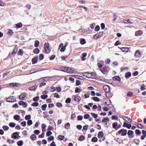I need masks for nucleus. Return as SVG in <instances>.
Instances as JSON below:
<instances>
[{"mask_svg":"<svg viewBox=\"0 0 146 146\" xmlns=\"http://www.w3.org/2000/svg\"><path fill=\"white\" fill-rule=\"evenodd\" d=\"M16 101V98L13 96H11L6 99V101L9 102H14Z\"/></svg>","mask_w":146,"mask_h":146,"instance_id":"nucleus-1","label":"nucleus"},{"mask_svg":"<svg viewBox=\"0 0 146 146\" xmlns=\"http://www.w3.org/2000/svg\"><path fill=\"white\" fill-rule=\"evenodd\" d=\"M118 133L119 134H121L122 136H125L126 135L127 133V130L124 129H122L119 130Z\"/></svg>","mask_w":146,"mask_h":146,"instance_id":"nucleus-2","label":"nucleus"},{"mask_svg":"<svg viewBox=\"0 0 146 146\" xmlns=\"http://www.w3.org/2000/svg\"><path fill=\"white\" fill-rule=\"evenodd\" d=\"M49 44L48 43H46L44 44V48L45 50L47 53H49L50 52V50L49 48Z\"/></svg>","mask_w":146,"mask_h":146,"instance_id":"nucleus-3","label":"nucleus"},{"mask_svg":"<svg viewBox=\"0 0 146 146\" xmlns=\"http://www.w3.org/2000/svg\"><path fill=\"white\" fill-rule=\"evenodd\" d=\"M74 70L73 68L68 67L66 69V72L70 74L75 73L76 71Z\"/></svg>","mask_w":146,"mask_h":146,"instance_id":"nucleus-4","label":"nucleus"},{"mask_svg":"<svg viewBox=\"0 0 146 146\" xmlns=\"http://www.w3.org/2000/svg\"><path fill=\"white\" fill-rule=\"evenodd\" d=\"M121 117H122L123 119V120L128 123H131L132 122V120L130 119V118L128 117H126L125 116H123Z\"/></svg>","mask_w":146,"mask_h":146,"instance_id":"nucleus-5","label":"nucleus"},{"mask_svg":"<svg viewBox=\"0 0 146 146\" xmlns=\"http://www.w3.org/2000/svg\"><path fill=\"white\" fill-rule=\"evenodd\" d=\"M9 84L10 86L15 88L18 87L20 86V84L18 83H12Z\"/></svg>","mask_w":146,"mask_h":146,"instance_id":"nucleus-6","label":"nucleus"},{"mask_svg":"<svg viewBox=\"0 0 146 146\" xmlns=\"http://www.w3.org/2000/svg\"><path fill=\"white\" fill-rule=\"evenodd\" d=\"M103 33V32H102L101 33L100 32L99 33L95 34L94 36V38L96 40H97L98 38L102 36Z\"/></svg>","mask_w":146,"mask_h":146,"instance_id":"nucleus-7","label":"nucleus"},{"mask_svg":"<svg viewBox=\"0 0 146 146\" xmlns=\"http://www.w3.org/2000/svg\"><path fill=\"white\" fill-rule=\"evenodd\" d=\"M19 133L16 132L13 133L11 135V137L14 139H16L18 138Z\"/></svg>","mask_w":146,"mask_h":146,"instance_id":"nucleus-8","label":"nucleus"},{"mask_svg":"<svg viewBox=\"0 0 146 146\" xmlns=\"http://www.w3.org/2000/svg\"><path fill=\"white\" fill-rule=\"evenodd\" d=\"M123 21L124 23H125L129 24H132L133 22L132 20L130 19H124L123 20Z\"/></svg>","mask_w":146,"mask_h":146,"instance_id":"nucleus-9","label":"nucleus"},{"mask_svg":"<svg viewBox=\"0 0 146 146\" xmlns=\"http://www.w3.org/2000/svg\"><path fill=\"white\" fill-rule=\"evenodd\" d=\"M123 127H126L128 129H130L131 127V124L127 123L126 122H124Z\"/></svg>","mask_w":146,"mask_h":146,"instance_id":"nucleus-10","label":"nucleus"},{"mask_svg":"<svg viewBox=\"0 0 146 146\" xmlns=\"http://www.w3.org/2000/svg\"><path fill=\"white\" fill-rule=\"evenodd\" d=\"M73 98L75 101L79 102L81 100V98L77 95L73 96Z\"/></svg>","mask_w":146,"mask_h":146,"instance_id":"nucleus-11","label":"nucleus"},{"mask_svg":"<svg viewBox=\"0 0 146 146\" xmlns=\"http://www.w3.org/2000/svg\"><path fill=\"white\" fill-rule=\"evenodd\" d=\"M38 56H36L33 58L32 59V62L33 64H35L37 62L38 60Z\"/></svg>","mask_w":146,"mask_h":146,"instance_id":"nucleus-12","label":"nucleus"},{"mask_svg":"<svg viewBox=\"0 0 146 146\" xmlns=\"http://www.w3.org/2000/svg\"><path fill=\"white\" fill-rule=\"evenodd\" d=\"M27 94L25 93H22L19 96L20 99L22 100H24V98L26 97Z\"/></svg>","mask_w":146,"mask_h":146,"instance_id":"nucleus-13","label":"nucleus"},{"mask_svg":"<svg viewBox=\"0 0 146 146\" xmlns=\"http://www.w3.org/2000/svg\"><path fill=\"white\" fill-rule=\"evenodd\" d=\"M133 132L131 130H129L127 132V134L129 136V137L130 138H132L133 137Z\"/></svg>","mask_w":146,"mask_h":146,"instance_id":"nucleus-14","label":"nucleus"},{"mask_svg":"<svg viewBox=\"0 0 146 146\" xmlns=\"http://www.w3.org/2000/svg\"><path fill=\"white\" fill-rule=\"evenodd\" d=\"M83 76L88 78H91L90 73L88 72H85L83 74Z\"/></svg>","mask_w":146,"mask_h":146,"instance_id":"nucleus-15","label":"nucleus"},{"mask_svg":"<svg viewBox=\"0 0 146 146\" xmlns=\"http://www.w3.org/2000/svg\"><path fill=\"white\" fill-rule=\"evenodd\" d=\"M101 71L104 74H105L107 71V67H104L100 69Z\"/></svg>","mask_w":146,"mask_h":146,"instance_id":"nucleus-16","label":"nucleus"},{"mask_svg":"<svg viewBox=\"0 0 146 146\" xmlns=\"http://www.w3.org/2000/svg\"><path fill=\"white\" fill-rule=\"evenodd\" d=\"M113 80H117L119 81H121V78L119 76H115L113 78Z\"/></svg>","mask_w":146,"mask_h":146,"instance_id":"nucleus-17","label":"nucleus"},{"mask_svg":"<svg viewBox=\"0 0 146 146\" xmlns=\"http://www.w3.org/2000/svg\"><path fill=\"white\" fill-rule=\"evenodd\" d=\"M141 55V53L138 50L136 51L134 55L135 57H139Z\"/></svg>","mask_w":146,"mask_h":146,"instance_id":"nucleus-18","label":"nucleus"},{"mask_svg":"<svg viewBox=\"0 0 146 146\" xmlns=\"http://www.w3.org/2000/svg\"><path fill=\"white\" fill-rule=\"evenodd\" d=\"M87 54L86 52L83 53L82 54V56L81 57V59L82 60L84 61L86 60V56Z\"/></svg>","mask_w":146,"mask_h":146,"instance_id":"nucleus-19","label":"nucleus"},{"mask_svg":"<svg viewBox=\"0 0 146 146\" xmlns=\"http://www.w3.org/2000/svg\"><path fill=\"white\" fill-rule=\"evenodd\" d=\"M131 76V74L130 72H128L125 73V76L126 78H129Z\"/></svg>","mask_w":146,"mask_h":146,"instance_id":"nucleus-20","label":"nucleus"},{"mask_svg":"<svg viewBox=\"0 0 146 146\" xmlns=\"http://www.w3.org/2000/svg\"><path fill=\"white\" fill-rule=\"evenodd\" d=\"M103 89L105 91H109L110 90L109 86L107 85L104 86H103Z\"/></svg>","mask_w":146,"mask_h":146,"instance_id":"nucleus-21","label":"nucleus"},{"mask_svg":"<svg viewBox=\"0 0 146 146\" xmlns=\"http://www.w3.org/2000/svg\"><path fill=\"white\" fill-rule=\"evenodd\" d=\"M120 49L123 52H127L129 50V48L127 47H122Z\"/></svg>","mask_w":146,"mask_h":146,"instance_id":"nucleus-22","label":"nucleus"},{"mask_svg":"<svg viewBox=\"0 0 146 146\" xmlns=\"http://www.w3.org/2000/svg\"><path fill=\"white\" fill-rule=\"evenodd\" d=\"M15 27L16 28H20L22 27V24L21 23H19L16 24Z\"/></svg>","mask_w":146,"mask_h":146,"instance_id":"nucleus-23","label":"nucleus"},{"mask_svg":"<svg viewBox=\"0 0 146 146\" xmlns=\"http://www.w3.org/2000/svg\"><path fill=\"white\" fill-rule=\"evenodd\" d=\"M17 51V49L16 48H14L13 50V51L11 54V55H13V56H14Z\"/></svg>","mask_w":146,"mask_h":146,"instance_id":"nucleus-24","label":"nucleus"},{"mask_svg":"<svg viewBox=\"0 0 146 146\" xmlns=\"http://www.w3.org/2000/svg\"><path fill=\"white\" fill-rule=\"evenodd\" d=\"M39 42L38 40H36L35 42L34 46L35 47H38L39 45Z\"/></svg>","mask_w":146,"mask_h":146,"instance_id":"nucleus-25","label":"nucleus"},{"mask_svg":"<svg viewBox=\"0 0 146 146\" xmlns=\"http://www.w3.org/2000/svg\"><path fill=\"white\" fill-rule=\"evenodd\" d=\"M33 52L35 54H38L40 52V50L38 48H36L33 50Z\"/></svg>","mask_w":146,"mask_h":146,"instance_id":"nucleus-26","label":"nucleus"},{"mask_svg":"<svg viewBox=\"0 0 146 146\" xmlns=\"http://www.w3.org/2000/svg\"><path fill=\"white\" fill-rule=\"evenodd\" d=\"M36 137V136L35 134H32L30 137L31 139L33 141H34L35 140Z\"/></svg>","mask_w":146,"mask_h":146,"instance_id":"nucleus-27","label":"nucleus"},{"mask_svg":"<svg viewBox=\"0 0 146 146\" xmlns=\"http://www.w3.org/2000/svg\"><path fill=\"white\" fill-rule=\"evenodd\" d=\"M142 34V31H139L135 32V35L136 36H140Z\"/></svg>","mask_w":146,"mask_h":146,"instance_id":"nucleus-28","label":"nucleus"},{"mask_svg":"<svg viewBox=\"0 0 146 146\" xmlns=\"http://www.w3.org/2000/svg\"><path fill=\"white\" fill-rule=\"evenodd\" d=\"M14 118L15 120L19 121L20 119V117L18 115H15L14 116Z\"/></svg>","mask_w":146,"mask_h":146,"instance_id":"nucleus-29","label":"nucleus"},{"mask_svg":"<svg viewBox=\"0 0 146 146\" xmlns=\"http://www.w3.org/2000/svg\"><path fill=\"white\" fill-rule=\"evenodd\" d=\"M103 133L102 131L100 132L98 134V137L99 138L102 137L103 135Z\"/></svg>","mask_w":146,"mask_h":146,"instance_id":"nucleus-30","label":"nucleus"},{"mask_svg":"<svg viewBox=\"0 0 146 146\" xmlns=\"http://www.w3.org/2000/svg\"><path fill=\"white\" fill-rule=\"evenodd\" d=\"M86 41L84 38H81L80 40V43L82 44H84L86 43Z\"/></svg>","mask_w":146,"mask_h":146,"instance_id":"nucleus-31","label":"nucleus"},{"mask_svg":"<svg viewBox=\"0 0 146 146\" xmlns=\"http://www.w3.org/2000/svg\"><path fill=\"white\" fill-rule=\"evenodd\" d=\"M109 121V119L108 117H106L103 119L102 121L103 122H106Z\"/></svg>","mask_w":146,"mask_h":146,"instance_id":"nucleus-32","label":"nucleus"},{"mask_svg":"<svg viewBox=\"0 0 146 146\" xmlns=\"http://www.w3.org/2000/svg\"><path fill=\"white\" fill-rule=\"evenodd\" d=\"M37 88V86L36 85L29 88V90H35Z\"/></svg>","mask_w":146,"mask_h":146,"instance_id":"nucleus-33","label":"nucleus"},{"mask_svg":"<svg viewBox=\"0 0 146 146\" xmlns=\"http://www.w3.org/2000/svg\"><path fill=\"white\" fill-rule=\"evenodd\" d=\"M70 123H68L65 125L64 128L66 129H68L70 128Z\"/></svg>","mask_w":146,"mask_h":146,"instance_id":"nucleus-34","label":"nucleus"},{"mask_svg":"<svg viewBox=\"0 0 146 146\" xmlns=\"http://www.w3.org/2000/svg\"><path fill=\"white\" fill-rule=\"evenodd\" d=\"M16 125V124L14 122H11L9 124V125L12 127H14Z\"/></svg>","mask_w":146,"mask_h":146,"instance_id":"nucleus-35","label":"nucleus"},{"mask_svg":"<svg viewBox=\"0 0 146 146\" xmlns=\"http://www.w3.org/2000/svg\"><path fill=\"white\" fill-rule=\"evenodd\" d=\"M117 126V122H115L112 124L113 128L116 129Z\"/></svg>","mask_w":146,"mask_h":146,"instance_id":"nucleus-36","label":"nucleus"},{"mask_svg":"<svg viewBox=\"0 0 146 146\" xmlns=\"http://www.w3.org/2000/svg\"><path fill=\"white\" fill-rule=\"evenodd\" d=\"M133 142L135 143H136L137 145H138L140 142V141L138 139H134Z\"/></svg>","mask_w":146,"mask_h":146,"instance_id":"nucleus-37","label":"nucleus"},{"mask_svg":"<svg viewBox=\"0 0 146 146\" xmlns=\"http://www.w3.org/2000/svg\"><path fill=\"white\" fill-rule=\"evenodd\" d=\"M64 136L60 135L58 136V138L60 140H62L64 139Z\"/></svg>","mask_w":146,"mask_h":146,"instance_id":"nucleus-38","label":"nucleus"},{"mask_svg":"<svg viewBox=\"0 0 146 146\" xmlns=\"http://www.w3.org/2000/svg\"><path fill=\"white\" fill-rule=\"evenodd\" d=\"M135 133L137 135H140L141 134V131L138 129H137L135 130Z\"/></svg>","mask_w":146,"mask_h":146,"instance_id":"nucleus-39","label":"nucleus"},{"mask_svg":"<svg viewBox=\"0 0 146 146\" xmlns=\"http://www.w3.org/2000/svg\"><path fill=\"white\" fill-rule=\"evenodd\" d=\"M23 143V142L22 141H19L17 143V145L19 146H22Z\"/></svg>","mask_w":146,"mask_h":146,"instance_id":"nucleus-40","label":"nucleus"},{"mask_svg":"<svg viewBox=\"0 0 146 146\" xmlns=\"http://www.w3.org/2000/svg\"><path fill=\"white\" fill-rule=\"evenodd\" d=\"M98 141V139L96 137H93L92 139V141L94 142H96Z\"/></svg>","mask_w":146,"mask_h":146,"instance_id":"nucleus-41","label":"nucleus"},{"mask_svg":"<svg viewBox=\"0 0 146 146\" xmlns=\"http://www.w3.org/2000/svg\"><path fill=\"white\" fill-rule=\"evenodd\" d=\"M47 107V105L46 104H44L42 106V110L43 111L46 110Z\"/></svg>","mask_w":146,"mask_h":146,"instance_id":"nucleus-42","label":"nucleus"},{"mask_svg":"<svg viewBox=\"0 0 146 146\" xmlns=\"http://www.w3.org/2000/svg\"><path fill=\"white\" fill-rule=\"evenodd\" d=\"M91 114L95 118H96L98 117V115L95 113H91Z\"/></svg>","mask_w":146,"mask_h":146,"instance_id":"nucleus-43","label":"nucleus"},{"mask_svg":"<svg viewBox=\"0 0 146 146\" xmlns=\"http://www.w3.org/2000/svg\"><path fill=\"white\" fill-rule=\"evenodd\" d=\"M48 97V96L46 95H42L41 96V98L42 99H45Z\"/></svg>","mask_w":146,"mask_h":146,"instance_id":"nucleus-44","label":"nucleus"},{"mask_svg":"<svg viewBox=\"0 0 146 146\" xmlns=\"http://www.w3.org/2000/svg\"><path fill=\"white\" fill-rule=\"evenodd\" d=\"M67 68L64 67H61V70L62 71L66 72V69Z\"/></svg>","mask_w":146,"mask_h":146,"instance_id":"nucleus-45","label":"nucleus"},{"mask_svg":"<svg viewBox=\"0 0 146 146\" xmlns=\"http://www.w3.org/2000/svg\"><path fill=\"white\" fill-rule=\"evenodd\" d=\"M13 31L12 30H11V29H9V31H8V34L10 36H11L13 35Z\"/></svg>","mask_w":146,"mask_h":146,"instance_id":"nucleus-46","label":"nucleus"},{"mask_svg":"<svg viewBox=\"0 0 146 146\" xmlns=\"http://www.w3.org/2000/svg\"><path fill=\"white\" fill-rule=\"evenodd\" d=\"M3 129L5 131H7L9 129V127L8 126L4 125L2 127Z\"/></svg>","mask_w":146,"mask_h":146,"instance_id":"nucleus-47","label":"nucleus"},{"mask_svg":"<svg viewBox=\"0 0 146 146\" xmlns=\"http://www.w3.org/2000/svg\"><path fill=\"white\" fill-rule=\"evenodd\" d=\"M23 50L22 49H20L19 50L17 54L19 55H21L23 54Z\"/></svg>","mask_w":146,"mask_h":146,"instance_id":"nucleus-48","label":"nucleus"},{"mask_svg":"<svg viewBox=\"0 0 146 146\" xmlns=\"http://www.w3.org/2000/svg\"><path fill=\"white\" fill-rule=\"evenodd\" d=\"M39 99V96H36L34 97L33 99V100L35 102L38 101Z\"/></svg>","mask_w":146,"mask_h":146,"instance_id":"nucleus-49","label":"nucleus"},{"mask_svg":"<svg viewBox=\"0 0 146 146\" xmlns=\"http://www.w3.org/2000/svg\"><path fill=\"white\" fill-rule=\"evenodd\" d=\"M66 46L67 45H66L62 47L61 49L60 50V51L62 52H64L65 50L66 47Z\"/></svg>","mask_w":146,"mask_h":146,"instance_id":"nucleus-50","label":"nucleus"},{"mask_svg":"<svg viewBox=\"0 0 146 146\" xmlns=\"http://www.w3.org/2000/svg\"><path fill=\"white\" fill-rule=\"evenodd\" d=\"M93 99L95 101L98 102L100 101V99L99 98L96 97H94L93 98Z\"/></svg>","mask_w":146,"mask_h":146,"instance_id":"nucleus-51","label":"nucleus"},{"mask_svg":"<svg viewBox=\"0 0 146 146\" xmlns=\"http://www.w3.org/2000/svg\"><path fill=\"white\" fill-rule=\"evenodd\" d=\"M71 102V99L70 98H67L66 100V103H70Z\"/></svg>","mask_w":146,"mask_h":146,"instance_id":"nucleus-52","label":"nucleus"},{"mask_svg":"<svg viewBox=\"0 0 146 146\" xmlns=\"http://www.w3.org/2000/svg\"><path fill=\"white\" fill-rule=\"evenodd\" d=\"M25 119L26 120H29L31 118V115H26L25 117Z\"/></svg>","mask_w":146,"mask_h":146,"instance_id":"nucleus-53","label":"nucleus"},{"mask_svg":"<svg viewBox=\"0 0 146 146\" xmlns=\"http://www.w3.org/2000/svg\"><path fill=\"white\" fill-rule=\"evenodd\" d=\"M58 108H61L62 107V104L60 102H57L56 104Z\"/></svg>","mask_w":146,"mask_h":146,"instance_id":"nucleus-54","label":"nucleus"},{"mask_svg":"<svg viewBox=\"0 0 146 146\" xmlns=\"http://www.w3.org/2000/svg\"><path fill=\"white\" fill-rule=\"evenodd\" d=\"M39 105V103L37 102H34L32 104V106H33L37 107Z\"/></svg>","mask_w":146,"mask_h":146,"instance_id":"nucleus-55","label":"nucleus"},{"mask_svg":"<svg viewBox=\"0 0 146 146\" xmlns=\"http://www.w3.org/2000/svg\"><path fill=\"white\" fill-rule=\"evenodd\" d=\"M27 123L28 125H30L33 123L32 121L31 120H28L27 121Z\"/></svg>","mask_w":146,"mask_h":146,"instance_id":"nucleus-56","label":"nucleus"},{"mask_svg":"<svg viewBox=\"0 0 146 146\" xmlns=\"http://www.w3.org/2000/svg\"><path fill=\"white\" fill-rule=\"evenodd\" d=\"M44 57V56L42 54H40L39 56V59L40 60H43Z\"/></svg>","mask_w":146,"mask_h":146,"instance_id":"nucleus-57","label":"nucleus"},{"mask_svg":"<svg viewBox=\"0 0 146 146\" xmlns=\"http://www.w3.org/2000/svg\"><path fill=\"white\" fill-rule=\"evenodd\" d=\"M91 78H94L95 77L96 74L95 73L93 72L92 73H91Z\"/></svg>","mask_w":146,"mask_h":146,"instance_id":"nucleus-58","label":"nucleus"},{"mask_svg":"<svg viewBox=\"0 0 146 146\" xmlns=\"http://www.w3.org/2000/svg\"><path fill=\"white\" fill-rule=\"evenodd\" d=\"M46 84V83L44 82H42L39 85V87L41 88L43 86L45 85Z\"/></svg>","mask_w":146,"mask_h":146,"instance_id":"nucleus-59","label":"nucleus"},{"mask_svg":"<svg viewBox=\"0 0 146 146\" xmlns=\"http://www.w3.org/2000/svg\"><path fill=\"white\" fill-rule=\"evenodd\" d=\"M84 137L83 135L80 136L79 138V140L80 141H82L84 140Z\"/></svg>","mask_w":146,"mask_h":146,"instance_id":"nucleus-60","label":"nucleus"},{"mask_svg":"<svg viewBox=\"0 0 146 146\" xmlns=\"http://www.w3.org/2000/svg\"><path fill=\"white\" fill-rule=\"evenodd\" d=\"M100 29V27L98 25H97L96 26L95 28V31H99Z\"/></svg>","mask_w":146,"mask_h":146,"instance_id":"nucleus-61","label":"nucleus"},{"mask_svg":"<svg viewBox=\"0 0 146 146\" xmlns=\"http://www.w3.org/2000/svg\"><path fill=\"white\" fill-rule=\"evenodd\" d=\"M145 85L144 84H142L141 85L140 90L142 91L144 90H145Z\"/></svg>","mask_w":146,"mask_h":146,"instance_id":"nucleus-62","label":"nucleus"},{"mask_svg":"<svg viewBox=\"0 0 146 146\" xmlns=\"http://www.w3.org/2000/svg\"><path fill=\"white\" fill-rule=\"evenodd\" d=\"M121 44V42H120V41L119 40H117L116 42L115 43L114 45L115 46H117L119 45V44Z\"/></svg>","mask_w":146,"mask_h":146,"instance_id":"nucleus-63","label":"nucleus"},{"mask_svg":"<svg viewBox=\"0 0 146 146\" xmlns=\"http://www.w3.org/2000/svg\"><path fill=\"white\" fill-rule=\"evenodd\" d=\"M137 127L141 129H143L144 128V127L140 124L138 123L137 125Z\"/></svg>","mask_w":146,"mask_h":146,"instance_id":"nucleus-64","label":"nucleus"}]
</instances>
